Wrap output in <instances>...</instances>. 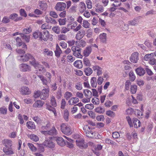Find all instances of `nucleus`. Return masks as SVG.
Masks as SVG:
<instances>
[{"label": "nucleus", "instance_id": "f257e3e1", "mask_svg": "<svg viewBox=\"0 0 156 156\" xmlns=\"http://www.w3.org/2000/svg\"><path fill=\"white\" fill-rule=\"evenodd\" d=\"M12 141L10 140L4 139L2 141V143L3 144L9 145L10 147V150H8L5 147L3 148V152L7 155H10L14 154L13 151L12 149Z\"/></svg>", "mask_w": 156, "mask_h": 156}, {"label": "nucleus", "instance_id": "f03ea898", "mask_svg": "<svg viewBox=\"0 0 156 156\" xmlns=\"http://www.w3.org/2000/svg\"><path fill=\"white\" fill-rule=\"evenodd\" d=\"M75 142L76 145L80 149H86L88 147V144L85 143L83 138L79 140H76Z\"/></svg>", "mask_w": 156, "mask_h": 156}, {"label": "nucleus", "instance_id": "7ed1b4c3", "mask_svg": "<svg viewBox=\"0 0 156 156\" xmlns=\"http://www.w3.org/2000/svg\"><path fill=\"white\" fill-rule=\"evenodd\" d=\"M39 33L40 40L46 41L48 39L49 34L47 30H44L41 31Z\"/></svg>", "mask_w": 156, "mask_h": 156}, {"label": "nucleus", "instance_id": "20e7f679", "mask_svg": "<svg viewBox=\"0 0 156 156\" xmlns=\"http://www.w3.org/2000/svg\"><path fill=\"white\" fill-rule=\"evenodd\" d=\"M60 127L62 132L64 133H66L68 134H71L70 127L67 126L66 123H62L60 126Z\"/></svg>", "mask_w": 156, "mask_h": 156}, {"label": "nucleus", "instance_id": "39448f33", "mask_svg": "<svg viewBox=\"0 0 156 156\" xmlns=\"http://www.w3.org/2000/svg\"><path fill=\"white\" fill-rule=\"evenodd\" d=\"M66 6V4L65 3L59 2L56 4L55 8L57 11H61L64 10Z\"/></svg>", "mask_w": 156, "mask_h": 156}, {"label": "nucleus", "instance_id": "423d86ee", "mask_svg": "<svg viewBox=\"0 0 156 156\" xmlns=\"http://www.w3.org/2000/svg\"><path fill=\"white\" fill-rule=\"evenodd\" d=\"M20 70L22 72H30L31 71L30 67L26 64L22 63L20 65Z\"/></svg>", "mask_w": 156, "mask_h": 156}, {"label": "nucleus", "instance_id": "0eeeda50", "mask_svg": "<svg viewBox=\"0 0 156 156\" xmlns=\"http://www.w3.org/2000/svg\"><path fill=\"white\" fill-rule=\"evenodd\" d=\"M55 140L58 144L61 147H63L66 145L65 140L63 138L61 137H55Z\"/></svg>", "mask_w": 156, "mask_h": 156}, {"label": "nucleus", "instance_id": "6e6552de", "mask_svg": "<svg viewBox=\"0 0 156 156\" xmlns=\"http://www.w3.org/2000/svg\"><path fill=\"white\" fill-rule=\"evenodd\" d=\"M138 53L137 52H134L131 55L129 60L130 61L133 63H136L139 59L138 58Z\"/></svg>", "mask_w": 156, "mask_h": 156}, {"label": "nucleus", "instance_id": "1a4fd4ad", "mask_svg": "<svg viewBox=\"0 0 156 156\" xmlns=\"http://www.w3.org/2000/svg\"><path fill=\"white\" fill-rule=\"evenodd\" d=\"M135 71L136 74L139 76H143L146 73L145 70L141 66L136 69Z\"/></svg>", "mask_w": 156, "mask_h": 156}, {"label": "nucleus", "instance_id": "9d476101", "mask_svg": "<svg viewBox=\"0 0 156 156\" xmlns=\"http://www.w3.org/2000/svg\"><path fill=\"white\" fill-rule=\"evenodd\" d=\"M20 92L22 93V94L23 95H29L31 93L29 88L26 86L22 87Z\"/></svg>", "mask_w": 156, "mask_h": 156}, {"label": "nucleus", "instance_id": "9b49d317", "mask_svg": "<svg viewBox=\"0 0 156 156\" xmlns=\"http://www.w3.org/2000/svg\"><path fill=\"white\" fill-rule=\"evenodd\" d=\"M34 58V57L30 54H27L25 55L24 58L20 59V60L23 62H27L29 59L32 60Z\"/></svg>", "mask_w": 156, "mask_h": 156}, {"label": "nucleus", "instance_id": "f8f14e48", "mask_svg": "<svg viewBox=\"0 0 156 156\" xmlns=\"http://www.w3.org/2000/svg\"><path fill=\"white\" fill-rule=\"evenodd\" d=\"M85 42L84 41L83 42H77L76 41L75 43V44L76 45L73 46L71 49H76V48H79L80 47L83 48L85 45Z\"/></svg>", "mask_w": 156, "mask_h": 156}, {"label": "nucleus", "instance_id": "ddd939ff", "mask_svg": "<svg viewBox=\"0 0 156 156\" xmlns=\"http://www.w3.org/2000/svg\"><path fill=\"white\" fill-rule=\"evenodd\" d=\"M44 102L41 100H37L33 105V107L37 108H41Z\"/></svg>", "mask_w": 156, "mask_h": 156}, {"label": "nucleus", "instance_id": "4468645a", "mask_svg": "<svg viewBox=\"0 0 156 156\" xmlns=\"http://www.w3.org/2000/svg\"><path fill=\"white\" fill-rule=\"evenodd\" d=\"M75 66L79 69H81L83 66L82 62L81 60H77L75 61L73 63Z\"/></svg>", "mask_w": 156, "mask_h": 156}, {"label": "nucleus", "instance_id": "2eb2a0df", "mask_svg": "<svg viewBox=\"0 0 156 156\" xmlns=\"http://www.w3.org/2000/svg\"><path fill=\"white\" fill-rule=\"evenodd\" d=\"M85 34V31L83 30H80L78 31L76 35V37L77 39L80 40L82 38Z\"/></svg>", "mask_w": 156, "mask_h": 156}, {"label": "nucleus", "instance_id": "dca6fc26", "mask_svg": "<svg viewBox=\"0 0 156 156\" xmlns=\"http://www.w3.org/2000/svg\"><path fill=\"white\" fill-rule=\"evenodd\" d=\"M39 6L40 8L43 10H45L47 7V5L46 3L43 1H39Z\"/></svg>", "mask_w": 156, "mask_h": 156}, {"label": "nucleus", "instance_id": "f3484780", "mask_svg": "<svg viewBox=\"0 0 156 156\" xmlns=\"http://www.w3.org/2000/svg\"><path fill=\"white\" fill-rule=\"evenodd\" d=\"M26 126L27 128L30 129H36V126L34 123L31 121L27 122Z\"/></svg>", "mask_w": 156, "mask_h": 156}, {"label": "nucleus", "instance_id": "a211bd4d", "mask_svg": "<svg viewBox=\"0 0 156 156\" xmlns=\"http://www.w3.org/2000/svg\"><path fill=\"white\" fill-rule=\"evenodd\" d=\"M48 135H56L57 134V131L54 126L52 127V129L49 130L48 131Z\"/></svg>", "mask_w": 156, "mask_h": 156}, {"label": "nucleus", "instance_id": "6ab92c4d", "mask_svg": "<svg viewBox=\"0 0 156 156\" xmlns=\"http://www.w3.org/2000/svg\"><path fill=\"white\" fill-rule=\"evenodd\" d=\"M90 83L91 86L93 87L96 88L97 85L96 78L94 77H92L91 79Z\"/></svg>", "mask_w": 156, "mask_h": 156}, {"label": "nucleus", "instance_id": "aec40b11", "mask_svg": "<svg viewBox=\"0 0 156 156\" xmlns=\"http://www.w3.org/2000/svg\"><path fill=\"white\" fill-rule=\"evenodd\" d=\"M30 63L33 66L35 69H37L38 65H40L39 62L37 61H36L34 58L32 60V61H30Z\"/></svg>", "mask_w": 156, "mask_h": 156}, {"label": "nucleus", "instance_id": "412c9836", "mask_svg": "<svg viewBox=\"0 0 156 156\" xmlns=\"http://www.w3.org/2000/svg\"><path fill=\"white\" fill-rule=\"evenodd\" d=\"M84 72L86 76H89L92 73L93 71L90 68L88 67L84 69Z\"/></svg>", "mask_w": 156, "mask_h": 156}, {"label": "nucleus", "instance_id": "4be33fe9", "mask_svg": "<svg viewBox=\"0 0 156 156\" xmlns=\"http://www.w3.org/2000/svg\"><path fill=\"white\" fill-rule=\"evenodd\" d=\"M28 137L30 139L35 142H37L39 140L38 137L36 135L32 134L28 136Z\"/></svg>", "mask_w": 156, "mask_h": 156}, {"label": "nucleus", "instance_id": "5701e85b", "mask_svg": "<svg viewBox=\"0 0 156 156\" xmlns=\"http://www.w3.org/2000/svg\"><path fill=\"white\" fill-rule=\"evenodd\" d=\"M99 38L101 41L102 42H105L106 41V34L105 33H103L99 35Z\"/></svg>", "mask_w": 156, "mask_h": 156}, {"label": "nucleus", "instance_id": "b1692460", "mask_svg": "<svg viewBox=\"0 0 156 156\" xmlns=\"http://www.w3.org/2000/svg\"><path fill=\"white\" fill-rule=\"evenodd\" d=\"M80 9L79 11L81 13H83L86 9V8L85 4L83 2H81L80 3Z\"/></svg>", "mask_w": 156, "mask_h": 156}, {"label": "nucleus", "instance_id": "393cba45", "mask_svg": "<svg viewBox=\"0 0 156 156\" xmlns=\"http://www.w3.org/2000/svg\"><path fill=\"white\" fill-rule=\"evenodd\" d=\"M137 90V86L134 84L131 86L130 92L132 94H135L136 93Z\"/></svg>", "mask_w": 156, "mask_h": 156}, {"label": "nucleus", "instance_id": "a878e982", "mask_svg": "<svg viewBox=\"0 0 156 156\" xmlns=\"http://www.w3.org/2000/svg\"><path fill=\"white\" fill-rule=\"evenodd\" d=\"M69 113L67 109H66L64 111L63 118L66 121L68 122L69 120Z\"/></svg>", "mask_w": 156, "mask_h": 156}, {"label": "nucleus", "instance_id": "bb28decb", "mask_svg": "<svg viewBox=\"0 0 156 156\" xmlns=\"http://www.w3.org/2000/svg\"><path fill=\"white\" fill-rule=\"evenodd\" d=\"M21 37L23 39H24L26 42L28 43L30 41V37L29 35H25L23 33L21 34Z\"/></svg>", "mask_w": 156, "mask_h": 156}, {"label": "nucleus", "instance_id": "cd10ccee", "mask_svg": "<svg viewBox=\"0 0 156 156\" xmlns=\"http://www.w3.org/2000/svg\"><path fill=\"white\" fill-rule=\"evenodd\" d=\"M73 51V55L76 57H79L78 55H80L81 52V49H71Z\"/></svg>", "mask_w": 156, "mask_h": 156}, {"label": "nucleus", "instance_id": "c85d7f7f", "mask_svg": "<svg viewBox=\"0 0 156 156\" xmlns=\"http://www.w3.org/2000/svg\"><path fill=\"white\" fill-rule=\"evenodd\" d=\"M55 147V144L52 141L48 142L47 143V147L51 148L52 150H54Z\"/></svg>", "mask_w": 156, "mask_h": 156}, {"label": "nucleus", "instance_id": "c756f323", "mask_svg": "<svg viewBox=\"0 0 156 156\" xmlns=\"http://www.w3.org/2000/svg\"><path fill=\"white\" fill-rule=\"evenodd\" d=\"M129 77L131 81L133 82L134 81L136 78V76L133 71H130L129 73Z\"/></svg>", "mask_w": 156, "mask_h": 156}, {"label": "nucleus", "instance_id": "7c9ffc66", "mask_svg": "<svg viewBox=\"0 0 156 156\" xmlns=\"http://www.w3.org/2000/svg\"><path fill=\"white\" fill-rule=\"evenodd\" d=\"M17 16H18V15L16 13L12 14L10 15L9 19L13 20L15 22H16Z\"/></svg>", "mask_w": 156, "mask_h": 156}, {"label": "nucleus", "instance_id": "2f4dec72", "mask_svg": "<svg viewBox=\"0 0 156 156\" xmlns=\"http://www.w3.org/2000/svg\"><path fill=\"white\" fill-rule=\"evenodd\" d=\"M55 56L58 58L60 57L61 54L62 53V51L61 49H55L54 51Z\"/></svg>", "mask_w": 156, "mask_h": 156}, {"label": "nucleus", "instance_id": "473e14b6", "mask_svg": "<svg viewBox=\"0 0 156 156\" xmlns=\"http://www.w3.org/2000/svg\"><path fill=\"white\" fill-rule=\"evenodd\" d=\"M58 38L59 40H66L67 39V37L64 34H60L58 35Z\"/></svg>", "mask_w": 156, "mask_h": 156}, {"label": "nucleus", "instance_id": "72a5a7b5", "mask_svg": "<svg viewBox=\"0 0 156 156\" xmlns=\"http://www.w3.org/2000/svg\"><path fill=\"white\" fill-rule=\"evenodd\" d=\"M51 103V106L54 107H56L57 105L55 97L52 96L50 100Z\"/></svg>", "mask_w": 156, "mask_h": 156}, {"label": "nucleus", "instance_id": "f704fd0d", "mask_svg": "<svg viewBox=\"0 0 156 156\" xmlns=\"http://www.w3.org/2000/svg\"><path fill=\"white\" fill-rule=\"evenodd\" d=\"M92 51V49H84L83 51V55L85 57L89 56Z\"/></svg>", "mask_w": 156, "mask_h": 156}, {"label": "nucleus", "instance_id": "c9c22d12", "mask_svg": "<svg viewBox=\"0 0 156 156\" xmlns=\"http://www.w3.org/2000/svg\"><path fill=\"white\" fill-rule=\"evenodd\" d=\"M83 62L84 64L86 66H90V64L89 60L86 57L83 58Z\"/></svg>", "mask_w": 156, "mask_h": 156}, {"label": "nucleus", "instance_id": "e433bc0d", "mask_svg": "<svg viewBox=\"0 0 156 156\" xmlns=\"http://www.w3.org/2000/svg\"><path fill=\"white\" fill-rule=\"evenodd\" d=\"M43 53L45 55L51 56L53 55V52L52 51H49V49H44Z\"/></svg>", "mask_w": 156, "mask_h": 156}, {"label": "nucleus", "instance_id": "4c0bfd02", "mask_svg": "<svg viewBox=\"0 0 156 156\" xmlns=\"http://www.w3.org/2000/svg\"><path fill=\"white\" fill-rule=\"evenodd\" d=\"M106 114L108 116L113 117L115 115V113L113 111L110 110H108L106 112Z\"/></svg>", "mask_w": 156, "mask_h": 156}, {"label": "nucleus", "instance_id": "58836bf2", "mask_svg": "<svg viewBox=\"0 0 156 156\" xmlns=\"http://www.w3.org/2000/svg\"><path fill=\"white\" fill-rule=\"evenodd\" d=\"M32 31V29L30 27L24 28L23 30V34L25 35L30 34Z\"/></svg>", "mask_w": 156, "mask_h": 156}, {"label": "nucleus", "instance_id": "ea45409f", "mask_svg": "<svg viewBox=\"0 0 156 156\" xmlns=\"http://www.w3.org/2000/svg\"><path fill=\"white\" fill-rule=\"evenodd\" d=\"M87 114L92 119H94L95 118V114L92 111H88Z\"/></svg>", "mask_w": 156, "mask_h": 156}, {"label": "nucleus", "instance_id": "a19ab883", "mask_svg": "<svg viewBox=\"0 0 156 156\" xmlns=\"http://www.w3.org/2000/svg\"><path fill=\"white\" fill-rule=\"evenodd\" d=\"M7 109L5 107H2L0 108V113L4 115L7 114Z\"/></svg>", "mask_w": 156, "mask_h": 156}, {"label": "nucleus", "instance_id": "79ce46f5", "mask_svg": "<svg viewBox=\"0 0 156 156\" xmlns=\"http://www.w3.org/2000/svg\"><path fill=\"white\" fill-rule=\"evenodd\" d=\"M126 111L127 112V115L131 114L133 112H134V113L135 114H136V112H134V110L133 108H129L128 109H127L126 110Z\"/></svg>", "mask_w": 156, "mask_h": 156}, {"label": "nucleus", "instance_id": "37998d69", "mask_svg": "<svg viewBox=\"0 0 156 156\" xmlns=\"http://www.w3.org/2000/svg\"><path fill=\"white\" fill-rule=\"evenodd\" d=\"M126 119L130 127H132L133 126L131 119L129 116L126 117Z\"/></svg>", "mask_w": 156, "mask_h": 156}, {"label": "nucleus", "instance_id": "c03bdc74", "mask_svg": "<svg viewBox=\"0 0 156 156\" xmlns=\"http://www.w3.org/2000/svg\"><path fill=\"white\" fill-rule=\"evenodd\" d=\"M96 118V120L98 121H103L105 119L104 116L102 115H98Z\"/></svg>", "mask_w": 156, "mask_h": 156}, {"label": "nucleus", "instance_id": "a18cd8bd", "mask_svg": "<svg viewBox=\"0 0 156 156\" xmlns=\"http://www.w3.org/2000/svg\"><path fill=\"white\" fill-rule=\"evenodd\" d=\"M137 23V19L135 18L132 20L128 21V24L129 25L135 26Z\"/></svg>", "mask_w": 156, "mask_h": 156}, {"label": "nucleus", "instance_id": "49530a36", "mask_svg": "<svg viewBox=\"0 0 156 156\" xmlns=\"http://www.w3.org/2000/svg\"><path fill=\"white\" fill-rule=\"evenodd\" d=\"M154 54L153 53H151V54H147L145 55L144 57V59L146 61H147L148 60V59H150L151 58V56L152 57L154 56Z\"/></svg>", "mask_w": 156, "mask_h": 156}, {"label": "nucleus", "instance_id": "de8ad7c7", "mask_svg": "<svg viewBox=\"0 0 156 156\" xmlns=\"http://www.w3.org/2000/svg\"><path fill=\"white\" fill-rule=\"evenodd\" d=\"M131 84V82L129 80H127L125 83V88L126 90H128L129 89V85Z\"/></svg>", "mask_w": 156, "mask_h": 156}, {"label": "nucleus", "instance_id": "09e8293b", "mask_svg": "<svg viewBox=\"0 0 156 156\" xmlns=\"http://www.w3.org/2000/svg\"><path fill=\"white\" fill-rule=\"evenodd\" d=\"M41 94V91L40 90H37L35 92L33 95V97L34 98H37L39 97Z\"/></svg>", "mask_w": 156, "mask_h": 156}, {"label": "nucleus", "instance_id": "8fccbe9b", "mask_svg": "<svg viewBox=\"0 0 156 156\" xmlns=\"http://www.w3.org/2000/svg\"><path fill=\"white\" fill-rule=\"evenodd\" d=\"M41 31H37L34 33L33 34V37L34 38L36 39L38 37L40 38V33Z\"/></svg>", "mask_w": 156, "mask_h": 156}, {"label": "nucleus", "instance_id": "3c124183", "mask_svg": "<svg viewBox=\"0 0 156 156\" xmlns=\"http://www.w3.org/2000/svg\"><path fill=\"white\" fill-rule=\"evenodd\" d=\"M104 8L103 6L100 5L98 8L95 9V11L97 12H101L103 11Z\"/></svg>", "mask_w": 156, "mask_h": 156}, {"label": "nucleus", "instance_id": "603ef678", "mask_svg": "<svg viewBox=\"0 0 156 156\" xmlns=\"http://www.w3.org/2000/svg\"><path fill=\"white\" fill-rule=\"evenodd\" d=\"M94 105L92 104H87L85 106V108L89 110H92L94 108Z\"/></svg>", "mask_w": 156, "mask_h": 156}, {"label": "nucleus", "instance_id": "864d4df0", "mask_svg": "<svg viewBox=\"0 0 156 156\" xmlns=\"http://www.w3.org/2000/svg\"><path fill=\"white\" fill-rule=\"evenodd\" d=\"M90 25V24L88 21L86 20L83 21V27L85 28H88L89 27Z\"/></svg>", "mask_w": 156, "mask_h": 156}, {"label": "nucleus", "instance_id": "5fc2aeb1", "mask_svg": "<svg viewBox=\"0 0 156 156\" xmlns=\"http://www.w3.org/2000/svg\"><path fill=\"white\" fill-rule=\"evenodd\" d=\"M20 13L21 16H23L24 17H26L27 14L26 12L23 9H21L20 10Z\"/></svg>", "mask_w": 156, "mask_h": 156}, {"label": "nucleus", "instance_id": "6e6d98bb", "mask_svg": "<svg viewBox=\"0 0 156 156\" xmlns=\"http://www.w3.org/2000/svg\"><path fill=\"white\" fill-rule=\"evenodd\" d=\"M66 18H64L63 19H59L58 20V21L60 25H64L65 24L66 22Z\"/></svg>", "mask_w": 156, "mask_h": 156}, {"label": "nucleus", "instance_id": "4d7b16f0", "mask_svg": "<svg viewBox=\"0 0 156 156\" xmlns=\"http://www.w3.org/2000/svg\"><path fill=\"white\" fill-rule=\"evenodd\" d=\"M92 95L94 97H96V98L98 97V92L96 89H92Z\"/></svg>", "mask_w": 156, "mask_h": 156}, {"label": "nucleus", "instance_id": "13d9d810", "mask_svg": "<svg viewBox=\"0 0 156 156\" xmlns=\"http://www.w3.org/2000/svg\"><path fill=\"white\" fill-rule=\"evenodd\" d=\"M52 30L57 34H59L60 32V28L59 27H54L52 28Z\"/></svg>", "mask_w": 156, "mask_h": 156}, {"label": "nucleus", "instance_id": "bf43d9fd", "mask_svg": "<svg viewBox=\"0 0 156 156\" xmlns=\"http://www.w3.org/2000/svg\"><path fill=\"white\" fill-rule=\"evenodd\" d=\"M149 63L151 65H154L156 64V59L154 58H151L150 59Z\"/></svg>", "mask_w": 156, "mask_h": 156}, {"label": "nucleus", "instance_id": "052dcab7", "mask_svg": "<svg viewBox=\"0 0 156 156\" xmlns=\"http://www.w3.org/2000/svg\"><path fill=\"white\" fill-rule=\"evenodd\" d=\"M145 72H146L147 74L149 76H152L153 74L152 71L150 69L146 68L145 69Z\"/></svg>", "mask_w": 156, "mask_h": 156}, {"label": "nucleus", "instance_id": "680f3d73", "mask_svg": "<svg viewBox=\"0 0 156 156\" xmlns=\"http://www.w3.org/2000/svg\"><path fill=\"white\" fill-rule=\"evenodd\" d=\"M69 30V28H68L65 27H62L61 30V33L65 34Z\"/></svg>", "mask_w": 156, "mask_h": 156}, {"label": "nucleus", "instance_id": "e2e57ef3", "mask_svg": "<svg viewBox=\"0 0 156 156\" xmlns=\"http://www.w3.org/2000/svg\"><path fill=\"white\" fill-rule=\"evenodd\" d=\"M112 136L113 138L115 139L119 137L120 135L119 132H115L113 133Z\"/></svg>", "mask_w": 156, "mask_h": 156}, {"label": "nucleus", "instance_id": "0e129e2a", "mask_svg": "<svg viewBox=\"0 0 156 156\" xmlns=\"http://www.w3.org/2000/svg\"><path fill=\"white\" fill-rule=\"evenodd\" d=\"M18 118L20 120V123L21 124H23L24 123V120L22 117V115L21 114H19L18 116Z\"/></svg>", "mask_w": 156, "mask_h": 156}, {"label": "nucleus", "instance_id": "69168bd1", "mask_svg": "<svg viewBox=\"0 0 156 156\" xmlns=\"http://www.w3.org/2000/svg\"><path fill=\"white\" fill-rule=\"evenodd\" d=\"M37 145L39 147V149L40 150L41 152H44V147L41 145V144H40L37 143Z\"/></svg>", "mask_w": 156, "mask_h": 156}, {"label": "nucleus", "instance_id": "338daca9", "mask_svg": "<svg viewBox=\"0 0 156 156\" xmlns=\"http://www.w3.org/2000/svg\"><path fill=\"white\" fill-rule=\"evenodd\" d=\"M86 3L87 5V7L89 9H90L92 8V2L90 0H87L86 1Z\"/></svg>", "mask_w": 156, "mask_h": 156}, {"label": "nucleus", "instance_id": "774afa93", "mask_svg": "<svg viewBox=\"0 0 156 156\" xmlns=\"http://www.w3.org/2000/svg\"><path fill=\"white\" fill-rule=\"evenodd\" d=\"M10 22L9 19L8 17H4L2 21V22L6 23Z\"/></svg>", "mask_w": 156, "mask_h": 156}]
</instances>
